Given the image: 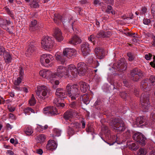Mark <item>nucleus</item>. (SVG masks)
<instances>
[{
	"label": "nucleus",
	"instance_id": "nucleus-4",
	"mask_svg": "<svg viewBox=\"0 0 155 155\" xmlns=\"http://www.w3.org/2000/svg\"><path fill=\"white\" fill-rule=\"evenodd\" d=\"M35 92L39 98L43 99L49 93V91L48 88L46 86L39 85H37L35 88Z\"/></svg>",
	"mask_w": 155,
	"mask_h": 155
},
{
	"label": "nucleus",
	"instance_id": "nucleus-8",
	"mask_svg": "<svg viewBox=\"0 0 155 155\" xmlns=\"http://www.w3.org/2000/svg\"><path fill=\"white\" fill-rule=\"evenodd\" d=\"M130 75L131 79L134 81H137L141 78L142 72L140 69L135 68L131 71Z\"/></svg>",
	"mask_w": 155,
	"mask_h": 155
},
{
	"label": "nucleus",
	"instance_id": "nucleus-28",
	"mask_svg": "<svg viewBox=\"0 0 155 155\" xmlns=\"http://www.w3.org/2000/svg\"><path fill=\"white\" fill-rule=\"evenodd\" d=\"M55 94L58 97H61L65 95V92L63 89L59 88L57 89Z\"/></svg>",
	"mask_w": 155,
	"mask_h": 155
},
{
	"label": "nucleus",
	"instance_id": "nucleus-64",
	"mask_svg": "<svg viewBox=\"0 0 155 155\" xmlns=\"http://www.w3.org/2000/svg\"><path fill=\"white\" fill-rule=\"evenodd\" d=\"M150 65L153 68H155V59L150 63Z\"/></svg>",
	"mask_w": 155,
	"mask_h": 155
},
{
	"label": "nucleus",
	"instance_id": "nucleus-54",
	"mask_svg": "<svg viewBox=\"0 0 155 155\" xmlns=\"http://www.w3.org/2000/svg\"><path fill=\"white\" fill-rule=\"evenodd\" d=\"M18 86L19 85H15L14 84L13 88L17 91H22L21 88Z\"/></svg>",
	"mask_w": 155,
	"mask_h": 155
},
{
	"label": "nucleus",
	"instance_id": "nucleus-56",
	"mask_svg": "<svg viewBox=\"0 0 155 155\" xmlns=\"http://www.w3.org/2000/svg\"><path fill=\"white\" fill-rule=\"evenodd\" d=\"M86 131L87 132H92L94 129L92 127L88 126L86 129Z\"/></svg>",
	"mask_w": 155,
	"mask_h": 155
},
{
	"label": "nucleus",
	"instance_id": "nucleus-52",
	"mask_svg": "<svg viewBox=\"0 0 155 155\" xmlns=\"http://www.w3.org/2000/svg\"><path fill=\"white\" fill-rule=\"evenodd\" d=\"M31 111V113H35L34 110L32 109L30 107H28L26 108L25 109V113L27 112H28Z\"/></svg>",
	"mask_w": 155,
	"mask_h": 155
},
{
	"label": "nucleus",
	"instance_id": "nucleus-33",
	"mask_svg": "<svg viewBox=\"0 0 155 155\" xmlns=\"http://www.w3.org/2000/svg\"><path fill=\"white\" fill-rule=\"evenodd\" d=\"M46 139L45 136L43 134L39 135L37 137L38 142L40 143H43L45 141Z\"/></svg>",
	"mask_w": 155,
	"mask_h": 155
},
{
	"label": "nucleus",
	"instance_id": "nucleus-6",
	"mask_svg": "<svg viewBox=\"0 0 155 155\" xmlns=\"http://www.w3.org/2000/svg\"><path fill=\"white\" fill-rule=\"evenodd\" d=\"M148 94H142L141 95L142 108L144 112L147 111L150 106Z\"/></svg>",
	"mask_w": 155,
	"mask_h": 155
},
{
	"label": "nucleus",
	"instance_id": "nucleus-45",
	"mask_svg": "<svg viewBox=\"0 0 155 155\" xmlns=\"http://www.w3.org/2000/svg\"><path fill=\"white\" fill-rule=\"evenodd\" d=\"M53 132L55 136H59L61 135V131L57 129H54Z\"/></svg>",
	"mask_w": 155,
	"mask_h": 155
},
{
	"label": "nucleus",
	"instance_id": "nucleus-24",
	"mask_svg": "<svg viewBox=\"0 0 155 155\" xmlns=\"http://www.w3.org/2000/svg\"><path fill=\"white\" fill-rule=\"evenodd\" d=\"M81 91L83 92H86L89 89V85L85 82L80 81L79 83Z\"/></svg>",
	"mask_w": 155,
	"mask_h": 155
},
{
	"label": "nucleus",
	"instance_id": "nucleus-9",
	"mask_svg": "<svg viewBox=\"0 0 155 155\" xmlns=\"http://www.w3.org/2000/svg\"><path fill=\"white\" fill-rule=\"evenodd\" d=\"M133 139L137 142L143 145L145 144V141L146 138L140 132H137L133 136Z\"/></svg>",
	"mask_w": 155,
	"mask_h": 155
},
{
	"label": "nucleus",
	"instance_id": "nucleus-53",
	"mask_svg": "<svg viewBox=\"0 0 155 155\" xmlns=\"http://www.w3.org/2000/svg\"><path fill=\"white\" fill-rule=\"evenodd\" d=\"M150 20L147 18L144 19L143 20V23L145 25H148L150 23Z\"/></svg>",
	"mask_w": 155,
	"mask_h": 155
},
{
	"label": "nucleus",
	"instance_id": "nucleus-34",
	"mask_svg": "<svg viewBox=\"0 0 155 155\" xmlns=\"http://www.w3.org/2000/svg\"><path fill=\"white\" fill-rule=\"evenodd\" d=\"M82 101L84 103L86 104H87L89 103L90 101L88 97V94H86L83 95L82 96Z\"/></svg>",
	"mask_w": 155,
	"mask_h": 155
},
{
	"label": "nucleus",
	"instance_id": "nucleus-37",
	"mask_svg": "<svg viewBox=\"0 0 155 155\" xmlns=\"http://www.w3.org/2000/svg\"><path fill=\"white\" fill-rule=\"evenodd\" d=\"M36 103V101L35 98L33 94H32L30 100H29V103L31 106H34Z\"/></svg>",
	"mask_w": 155,
	"mask_h": 155
},
{
	"label": "nucleus",
	"instance_id": "nucleus-22",
	"mask_svg": "<svg viewBox=\"0 0 155 155\" xmlns=\"http://www.w3.org/2000/svg\"><path fill=\"white\" fill-rule=\"evenodd\" d=\"M127 64L122 61H119L117 64L116 67V69L118 71H122L125 70L127 68Z\"/></svg>",
	"mask_w": 155,
	"mask_h": 155
},
{
	"label": "nucleus",
	"instance_id": "nucleus-40",
	"mask_svg": "<svg viewBox=\"0 0 155 155\" xmlns=\"http://www.w3.org/2000/svg\"><path fill=\"white\" fill-rule=\"evenodd\" d=\"M25 132L27 135H30L33 133V131L31 127H27Z\"/></svg>",
	"mask_w": 155,
	"mask_h": 155
},
{
	"label": "nucleus",
	"instance_id": "nucleus-26",
	"mask_svg": "<svg viewBox=\"0 0 155 155\" xmlns=\"http://www.w3.org/2000/svg\"><path fill=\"white\" fill-rule=\"evenodd\" d=\"M3 58L4 61L6 64H9L11 62L12 58L9 53L5 52L4 54Z\"/></svg>",
	"mask_w": 155,
	"mask_h": 155
},
{
	"label": "nucleus",
	"instance_id": "nucleus-32",
	"mask_svg": "<svg viewBox=\"0 0 155 155\" xmlns=\"http://www.w3.org/2000/svg\"><path fill=\"white\" fill-rule=\"evenodd\" d=\"M30 5L31 8H38L39 5L38 0H32L31 1Z\"/></svg>",
	"mask_w": 155,
	"mask_h": 155
},
{
	"label": "nucleus",
	"instance_id": "nucleus-23",
	"mask_svg": "<svg viewBox=\"0 0 155 155\" xmlns=\"http://www.w3.org/2000/svg\"><path fill=\"white\" fill-rule=\"evenodd\" d=\"M54 73H52L51 71L48 70H47L46 71V76L45 78L49 80V81L52 83L53 82L52 81L56 79L55 76H54L53 75Z\"/></svg>",
	"mask_w": 155,
	"mask_h": 155
},
{
	"label": "nucleus",
	"instance_id": "nucleus-29",
	"mask_svg": "<svg viewBox=\"0 0 155 155\" xmlns=\"http://www.w3.org/2000/svg\"><path fill=\"white\" fill-rule=\"evenodd\" d=\"M149 81V80L148 79H145L142 81L141 84V88L142 89H143V90H144V89H146L147 88V87H149V86H150L151 85V84L150 83H148Z\"/></svg>",
	"mask_w": 155,
	"mask_h": 155
},
{
	"label": "nucleus",
	"instance_id": "nucleus-49",
	"mask_svg": "<svg viewBox=\"0 0 155 155\" xmlns=\"http://www.w3.org/2000/svg\"><path fill=\"white\" fill-rule=\"evenodd\" d=\"M46 71L47 70H45L40 71L39 72V74L40 76L43 78H45L46 76Z\"/></svg>",
	"mask_w": 155,
	"mask_h": 155
},
{
	"label": "nucleus",
	"instance_id": "nucleus-55",
	"mask_svg": "<svg viewBox=\"0 0 155 155\" xmlns=\"http://www.w3.org/2000/svg\"><path fill=\"white\" fill-rule=\"evenodd\" d=\"M152 56V55L151 54L149 53L148 54L145 55V58L147 60H149L151 59Z\"/></svg>",
	"mask_w": 155,
	"mask_h": 155
},
{
	"label": "nucleus",
	"instance_id": "nucleus-30",
	"mask_svg": "<svg viewBox=\"0 0 155 155\" xmlns=\"http://www.w3.org/2000/svg\"><path fill=\"white\" fill-rule=\"evenodd\" d=\"M54 16V20L55 23L58 24L60 22L62 21V17L61 15L59 14H55Z\"/></svg>",
	"mask_w": 155,
	"mask_h": 155
},
{
	"label": "nucleus",
	"instance_id": "nucleus-59",
	"mask_svg": "<svg viewBox=\"0 0 155 155\" xmlns=\"http://www.w3.org/2000/svg\"><path fill=\"white\" fill-rule=\"evenodd\" d=\"M151 13L152 14V15L153 16V17L154 18H155V7L153 6L152 7L151 10Z\"/></svg>",
	"mask_w": 155,
	"mask_h": 155
},
{
	"label": "nucleus",
	"instance_id": "nucleus-61",
	"mask_svg": "<svg viewBox=\"0 0 155 155\" xmlns=\"http://www.w3.org/2000/svg\"><path fill=\"white\" fill-rule=\"evenodd\" d=\"M94 4L96 6H97L100 4V0H94Z\"/></svg>",
	"mask_w": 155,
	"mask_h": 155
},
{
	"label": "nucleus",
	"instance_id": "nucleus-13",
	"mask_svg": "<svg viewBox=\"0 0 155 155\" xmlns=\"http://www.w3.org/2000/svg\"><path fill=\"white\" fill-rule=\"evenodd\" d=\"M76 53L75 49L71 48H66L64 49L63 51V55L68 58L75 55Z\"/></svg>",
	"mask_w": 155,
	"mask_h": 155
},
{
	"label": "nucleus",
	"instance_id": "nucleus-58",
	"mask_svg": "<svg viewBox=\"0 0 155 155\" xmlns=\"http://www.w3.org/2000/svg\"><path fill=\"white\" fill-rule=\"evenodd\" d=\"M147 9L145 7H143L142 10L140 12V14L141 15H144L146 13Z\"/></svg>",
	"mask_w": 155,
	"mask_h": 155
},
{
	"label": "nucleus",
	"instance_id": "nucleus-2",
	"mask_svg": "<svg viewBox=\"0 0 155 155\" xmlns=\"http://www.w3.org/2000/svg\"><path fill=\"white\" fill-rule=\"evenodd\" d=\"M78 86L77 84H68L66 86V95L72 100H76L80 95Z\"/></svg>",
	"mask_w": 155,
	"mask_h": 155
},
{
	"label": "nucleus",
	"instance_id": "nucleus-41",
	"mask_svg": "<svg viewBox=\"0 0 155 155\" xmlns=\"http://www.w3.org/2000/svg\"><path fill=\"white\" fill-rule=\"evenodd\" d=\"M75 130L70 126H69V129L68 130V133L69 136H71L74 134L75 133Z\"/></svg>",
	"mask_w": 155,
	"mask_h": 155
},
{
	"label": "nucleus",
	"instance_id": "nucleus-7",
	"mask_svg": "<svg viewBox=\"0 0 155 155\" xmlns=\"http://www.w3.org/2000/svg\"><path fill=\"white\" fill-rule=\"evenodd\" d=\"M56 79L68 75L67 68L62 66H59L57 69L56 72L53 75Z\"/></svg>",
	"mask_w": 155,
	"mask_h": 155
},
{
	"label": "nucleus",
	"instance_id": "nucleus-60",
	"mask_svg": "<svg viewBox=\"0 0 155 155\" xmlns=\"http://www.w3.org/2000/svg\"><path fill=\"white\" fill-rule=\"evenodd\" d=\"M95 38V36L94 35H91L88 38V40L89 41H94V38Z\"/></svg>",
	"mask_w": 155,
	"mask_h": 155
},
{
	"label": "nucleus",
	"instance_id": "nucleus-39",
	"mask_svg": "<svg viewBox=\"0 0 155 155\" xmlns=\"http://www.w3.org/2000/svg\"><path fill=\"white\" fill-rule=\"evenodd\" d=\"M129 148L134 150H136L138 148V147L136 146L135 143H133L128 145Z\"/></svg>",
	"mask_w": 155,
	"mask_h": 155
},
{
	"label": "nucleus",
	"instance_id": "nucleus-15",
	"mask_svg": "<svg viewBox=\"0 0 155 155\" xmlns=\"http://www.w3.org/2000/svg\"><path fill=\"white\" fill-rule=\"evenodd\" d=\"M62 34L61 30L59 29L56 28L54 29L53 36L58 42L61 41L63 39Z\"/></svg>",
	"mask_w": 155,
	"mask_h": 155
},
{
	"label": "nucleus",
	"instance_id": "nucleus-42",
	"mask_svg": "<svg viewBox=\"0 0 155 155\" xmlns=\"http://www.w3.org/2000/svg\"><path fill=\"white\" fill-rule=\"evenodd\" d=\"M102 130L103 132L105 134H108L110 132L108 127L106 126H103L102 128Z\"/></svg>",
	"mask_w": 155,
	"mask_h": 155
},
{
	"label": "nucleus",
	"instance_id": "nucleus-62",
	"mask_svg": "<svg viewBox=\"0 0 155 155\" xmlns=\"http://www.w3.org/2000/svg\"><path fill=\"white\" fill-rule=\"evenodd\" d=\"M143 119L141 118H140V119L138 118L136 120V122L137 123H139L140 124H141L143 122Z\"/></svg>",
	"mask_w": 155,
	"mask_h": 155
},
{
	"label": "nucleus",
	"instance_id": "nucleus-25",
	"mask_svg": "<svg viewBox=\"0 0 155 155\" xmlns=\"http://www.w3.org/2000/svg\"><path fill=\"white\" fill-rule=\"evenodd\" d=\"M63 100L62 99L60 98H55L54 100L53 103L58 107L59 108H62L65 105L64 103H61Z\"/></svg>",
	"mask_w": 155,
	"mask_h": 155
},
{
	"label": "nucleus",
	"instance_id": "nucleus-16",
	"mask_svg": "<svg viewBox=\"0 0 155 155\" xmlns=\"http://www.w3.org/2000/svg\"><path fill=\"white\" fill-rule=\"evenodd\" d=\"M89 45L87 42L84 43L81 46V51L84 56H86L89 54L90 51L89 48Z\"/></svg>",
	"mask_w": 155,
	"mask_h": 155
},
{
	"label": "nucleus",
	"instance_id": "nucleus-51",
	"mask_svg": "<svg viewBox=\"0 0 155 155\" xmlns=\"http://www.w3.org/2000/svg\"><path fill=\"white\" fill-rule=\"evenodd\" d=\"M69 106L70 107L74 108H77L78 107V105L76 102H73L69 104Z\"/></svg>",
	"mask_w": 155,
	"mask_h": 155
},
{
	"label": "nucleus",
	"instance_id": "nucleus-48",
	"mask_svg": "<svg viewBox=\"0 0 155 155\" xmlns=\"http://www.w3.org/2000/svg\"><path fill=\"white\" fill-rule=\"evenodd\" d=\"M5 52V48L2 45H0V56H2L3 54Z\"/></svg>",
	"mask_w": 155,
	"mask_h": 155
},
{
	"label": "nucleus",
	"instance_id": "nucleus-43",
	"mask_svg": "<svg viewBox=\"0 0 155 155\" xmlns=\"http://www.w3.org/2000/svg\"><path fill=\"white\" fill-rule=\"evenodd\" d=\"M127 56L128 57L129 60L130 61L133 60L135 58L134 55L131 52L128 53H127Z\"/></svg>",
	"mask_w": 155,
	"mask_h": 155
},
{
	"label": "nucleus",
	"instance_id": "nucleus-38",
	"mask_svg": "<svg viewBox=\"0 0 155 155\" xmlns=\"http://www.w3.org/2000/svg\"><path fill=\"white\" fill-rule=\"evenodd\" d=\"M108 14L111 13L113 15L115 14V12L113 10L112 6L108 5L107 6V8L105 11Z\"/></svg>",
	"mask_w": 155,
	"mask_h": 155
},
{
	"label": "nucleus",
	"instance_id": "nucleus-35",
	"mask_svg": "<svg viewBox=\"0 0 155 155\" xmlns=\"http://www.w3.org/2000/svg\"><path fill=\"white\" fill-rule=\"evenodd\" d=\"M37 125L38 126L37 127L36 129L40 132H41L43 131L44 130L47 129L48 127V126L47 125H45L44 126L39 124H38Z\"/></svg>",
	"mask_w": 155,
	"mask_h": 155
},
{
	"label": "nucleus",
	"instance_id": "nucleus-31",
	"mask_svg": "<svg viewBox=\"0 0 155 155\" xmlns=\"http://www.w3.org/2000/svg\"><path fill=\"white\" fill-rule=\"evenodd\" d=\"M80 125L79 123L78 122H72L70 124V126L72 127V128L74 129L75 130H78L80 127Z\"/></svg>",
	"mask_w": 155,
	"mask_h": 155
},
{
	"label": "nucleus",
	"instance_id": "nucleus-1",
	"mask_svg": "<svg viewBox=\"0 0 155 155\" xmlns=\"http://www.w3.org/2000/svg\"><path fill=\"white\" fill-rule=\"evenodd\" d=\"M77 69L73 64H71L68 66L67 71L68 73V75H72L74 78H75L78 75V74L80 76L85 75L87 67L85 63L80 62L78 64L77 66Z\"/></svg>",
	"mask_w": 155,
	"mask_h": 155
},
{
	"label": "nucleus",
	"instance_id": "nucleus-27",
	"mask_svg": "<svg viewBox=\"0 0 155 155\" xmlns=\"http://www.w3.org/2000/svg\"><path fill=\"white\" fill-rule=\"evenodd\" d=\"M56 56V59L59 62H60L61 64H64L66 61V58L63 55H58V54L56 53L55 54Z\"/></svg>",
	"mask_w": 155,
	"mask_h": 155
},
{
	"label": "nucleus",
	"instance_id": "nucleus-19",
	"mask_svg": "<svg viewBox=\"0 0 155 155\" xmlns=\"http://www.w3.org/2000/svg\"><path fill=\"white\" fill-rule=\"evenodd\" d=\"M87 63L90 66L96 68L99 65L97 61L94 59L93 57H90L87 60Z\"/></svg>",
	"mask_w": 155,
	"mask_h": 155
},
{
	"label": "nucleus",
	"instance_id": "nucleus-44",
	"mask_svg": "<svg viewBox=\"0 0 155 155\" xmlns=\"http://www.w3.org/2000/svg\"><path fill=\"white\" fill-rule=\"evenodd\" d=\"M149 82H150L151 84L152 85L155 84V76H150L149 80Z\"/></svg>",
	"mask_w": 155,
	"mask_h": 155
},
{
	"label": "nucleus",
	"instance_id": "nucleus-57",
	"mask_svg": "<svg viewBox=\"0 0 155 155\" xmlns=\"http://www.w3.org/2000/svg\"><path fill=\"white\" fill-rule=\"evenodd\" d=\"M55 80V79L54 80H53L52 81L53 82L52 83V84H53V83L54 82V83L55 84L54 85H53V87H54V89H55L56 88V85H58L59 84V82L58 80H55L54 81H53Z\"/></svg>",
	"mask_w": 155,
	"mask_h": 155
},
{
	"label": "nucleus",
	"instance_id": "nucleus-10",
	"mask_svg": "<svg viewBox=\"0 0 155 155\" xmlns=\"http://www.w3.org/2000/svg\"><path fill=\"white\" fill-rule=\"evenodd\" d=\"M78 113L75 110H70L66 112L64 114V118L66 120H69L70 121H72V119L74 117L77 116Z\"/></svg>",
	"mask_w": 155,
	"mask_h": 155
},
{
	"label": "nucleus",
	"instance_id": "nucleus-18",
	"mask_svg": "<svg viewBox=\"0 0 155 155\" xmlns=\"http://www.w3.org/2000/svg\"><path fill=\"white\" fill-rule=\"evenodd\" d=\"M36 50V48L34 45H29L25 53L26 56L28 57H30L34 54Z\"/></svg>",
	"mask_w": 155,
	"mask_h": 155
},
{
	"label": "nucleus",
	"instance_id": "nucleus-14",
	"mask_svg": "<svg viewBox=\"0 0 155 155\" xmlns=\"http://www.w3.org/2000/svg\"><path fill=\"white\" fill-rule=\"evenodd\" d=\"M57 147V144L54 140H50L48 141L46 148L48 150L52 151L55 150Z\"/></svg>",
	"mask_w": 155,
	"mask_h": 155
},
{
	"label": "nucleus",
	"instance_id": "nucleus-46",
	"mask_svg": "<svg viewBox=\"0 0 155 155\" xmlns=\"http://www.w3.org/2000/svg\"><path fill=\"white\" fill-rule=\"evenodd\" d=\"M120 95L121 97L124 99H126L128 97L129 95L127 93L125 92H122L120 94Z\"/></svg>",
	"mask_w": 155,
	"mask_h": 155
},
{
	"label": "nucleus",
	"instance_id": "nucleus-36",
	"mask_svg": "<svg viewBox=\"0 0 155 155\" xmlns=\"http://www.w3.org/2000/svg\"><path fill=\"white\" fill-rule=\"evenodd\" d=\"M23 78L18 77L13 82L14 85H19L21 83Z\"/></svg>",
	"mask_w": 155,
	"mask_h": 155
},
{
	"label": "nucleus",
	"instance_id": "nucleus-47",
	"mask_svg": "<svg viewBox=\"0 0 155 155\" xmlns=\"http://www.w3.org/2000/svg\"><path fill=\"white\" fill-rule=\"evenodd\" d=\"M146 154V150L143 148L140 149L138 153V155H145Z\"/></svg>",
	"mask_w": 155,
	"mask_h": 155
},
{
	"label": "nucleus",
	"instance_id": "nucleus-3",
	"mask_svg": "<svg viewBox=\"0 0 155 155\" xmlns=\"http://www.w3.org/2000/svg\"><path fill=\"white\" fill-rule=\"evenodd\" d=\"M109 124L112 128L118 132L124 131L126 129L124 121L120 119H113Z\"/></svg>",
	"mask_w": 155,
	"mask_h": 155
},
{
	"label": "nucleus",
	"instance_id": "nucleus-12",
	"mask_svg": "<svg viewBox=\"0 0 155 155\" xmlns=\"http://www.w3.org/2000/svg\"><path fill=\"white\" fill-rule=\"evenodd\" d=\"M43 112L45 114L48 115H55L58 114L56 108L53 107L45 108L43 109Z\"/></svg>",
	"mask_w": 155,
	"mask_h": 155
},
{
	"label": "nucleus",
	"instance_id": "nucleus-20",
	"mask_svg": "<svg viewBox=\"0 0 155 155\" xmlns=\"http://www.w3.org/2000/svg\"><path fill=\"white\" fill-rule=\"evenodd\" d=\"M81 41V40L78 37L74 35L69 40L68 43L75 45L80 43Z\"/></svg>",
	"mask_w": 155,
	"mask_h": 155
},
{
	"label": "nucleus",
	"instance_id": "nucleus-17",
	"mask_svg": "<svg viewBox=\"0 0 155 155\" xmlns=\"http://www.w3.org/2000/svg\"><path fill=\"white\" fill-rule=\"evenodd\" d=\"M111 35L110 31H104L103 30L100 31L97 34L96 37L98 38H104L109 37Z\"/></svg>",
	"mask_w": 155,
	"mask_h": 155
},
{
	"label": "nucleus",
	"instance_id": "nucleus-5",
	"mask_svg": "<svg viewBox=\"0 0 155 155\" xmlns=\"http://www.w3.org/2000/svg\"><path fill=\"white\" fill-rule=\"evenodd\" d=\"M41 46L46 50L52 49L54 46V42L48 36L43 37L41 41Z\"/></svg>",
	"mask_w": 155,
	"mask_h": 155
},
{
	"label": "nucleus",
	"instance_id": "nucleus-63",
	"mask_svg": "<svg viewBox=\"0 0 155 155\" xmlns=\"http://www.w3.org/2000/svg\"><path fill=\"white\" fill-rule=\"evenodd\" d=\"M37 24V21L36 20H34L31 22V26L32 27L35 26Z\"/></svg>",
	"mask_w": 155,
	"mask_h": 155
},
{
	"label": "nucleus",
	"instance_id": "nucleus-11",
	"mask_svg": "<svg viewBox=\"0 0 155 155\" xmlns=\"http://www.w3.org/2000/svg\"><path fill=\"white\" fill-rule=\"evenodd\" d=\"M54 59L53 56L49 54H43L41 55L40 58V61L42 65H44L45 63L48 64L52 63Z\"/></svg>",
	"mask_w": 155,
	"mask_h": 155
},
{
	"label": "nucleus",
	"instance_id": "nucleus-21",
	"mask_svg": "<svg viewBox=\"0 0 155 155\" xmlns=\"http://www.w3.org/2000/svg\"><path fill=\"white\" fill-rule=\"evenodd\" d=\"M95 54L97 57L99 59H101L104 56V51L102 48H98L95 49Z\"/></svg>",
	"mask_w": 155,
	"mask_h": 155
},
{
	"label": "nucleus",
	"instance_id": "nucleus-50",
	"mask_svg": "<svg viewBox=\"0 0 155 155\" xmlns=\"http://www.w3.org/2000/svg\"><path fill=\"white\" fill-rule=\"evenodd\" d=\"M19 74L20 77L23 78L24 75V70L21 67L19 68Z\"/></svg>",
	"mask_w": 155,
	"mask_h": 155
}]
</instances>
